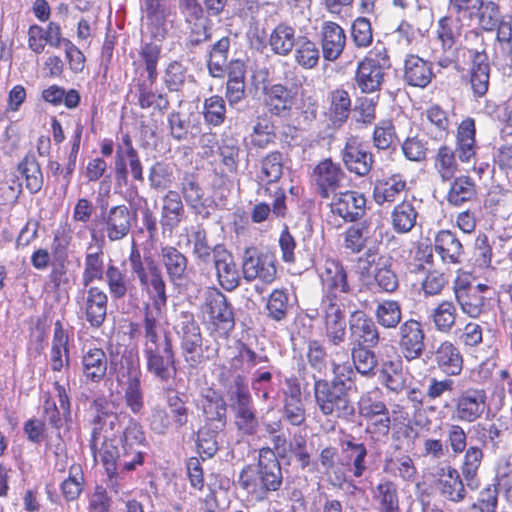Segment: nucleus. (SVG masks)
Listing matches in <instances>:
<instances>
[{
	"mask_svg": "<svg viewBox=\"0 0 512 512\" xmlns=\"http://www.w3.org/2000/svg\"><path fill=\"white\" fill-rule=\"evenodd\" d=\"M84 487V474L80 465L69 468L68 478L61 484V491L66 501L78 499Z\"/></svg>",
	"mask_w": 512,
	"mask_h": 512,
	"instance_id": "nucleus-62",
	"label": "nucleus"
},
{
	"mask_svg": "<svg viewBox=\"0 0 512 512\" xmlns=\"http://www.w3.org/2000/svg\"><path fill=\"white\" fill-rule=\"evenodd\" d=\"M283 155L273 151L263 157L260 161L259 179L265 183L278 182L283 174Z\"/></svg>",
	"mask_w": 512,
	"mask_h": 512,
	"instance_id": "nucleus-56",
	"label": "nucleus"
},
{
	"mask_svg": "<svg viewBox=\"0 0 512 512\" xmlns=\"http://www.w3.org/2000/svg\"><path fill=\"white\" fill-rule=\"evenodd\" d=\"M142 20L150 36L158 41L167 33L166 22L170 10L166 0H142Z\"/></svg>",
	"mask_w": 512,
	"mask_h": 512,
	"instance_id": "nucleus-21",
	"label": "nucleus"
},
{
	"mask_svg": "<svg viewBox=\"0 0 512 512\" xmlns=\"http://www.w3.org/2000/svg\"><path fill=\"white\" fill-rule=\"evenodd\" d=\"M143 354L146 360V369L155 379L162 383H168L176 377L175 353L168 333L164 334L163 348Z\"/></svg>",
	"mask_w": 512,
	"mask_h": 512,
	"instance_id": "nucleus-14",
	"label": "nucleus"
},
{
	"mask_svg": "<svg viewBox=\"0 0 512 512\" xmlns=\"http://www.w3.org/2000/svg\"><path fill=\"white\" fill-rule=\"evenodd\" d=\"M456 302L463 313L471 318H478L487 311L488 301L484 295H478L471 288V281L467 275L458 276L453 283Z\"/></svg>",
	"mask_w": 512,
	"mask_h": 512,
	"instance_id": "nucleus-19",
	"label": "nucleus"
},
{
	"mask_svg": "<svg viewBox=\"0 0 512 512\" xmlns=\"http://www.w3.org/2000/svg\"><path fill=\"white\" fill-rule=\"evenodd\" d=\"M351 111V99L344 89H336L330 94V116L334 125L347 121Z\"/></svg>",
	"mask_w": 512,
	"mask_h": 512,
	"instance_id": "nucleus-54",
	"label": "nucleus"
},
{
	"mask_svg": "<svg viewBox=\"0 0 512 512\" xmlns=\"http://www.w3.org/2000/svg\"><path fill=\"white\" fill-rule=\"evenodd\" d=\"M349 302H321L320 309L324 322V332L327 342L335 347V357L333 361H342L348 359L349 350L342 345L346 341V319L345 306Z\"/></svg>",
	"mask_w": 512,
	"mask_h": 512,
	"instance_id": "nucleus-7",
	"label": "nucleus"
},
{
	"mask_svg": "<svg viewBox=\"0 0 512 512\" xmlns=\"http://www.w3.org/2000/svg\"><path fill=\"white\" fill-rule=\"evenodd\" d=\"M282 416L293 426H300L306 421L305 407L299 388H291L289 392L284 393Z\"/></svg>",
	"mask_w": 512,
	"mask_h": 512,
	"instance_id": "nucleus-47",
	"label": "nucleus"
},
{
	"mask_svg": "<svg viewBox=\"0 0 512 512\" xmlns=\"http://www.w3.org/2000/svg\"><path fill=\"white\" fill-rule=\"evenodd\" d=\"M434 168L442 181H450L458 171V164L455 159V152L452 148L443 145L435 156Z\"/></svg>",
	"mask_w": 512,
	"mask_h": 512,
	"instance_id": "nucleus-57",
	"label": "nucleus"
},
{
	"mask_svg": "<svg viewBox=\"0 0 512 512\" xmlns=\"http://www.w3.org/2000/svg\"><path fill=\"white\" fill-rule=\"evenodd\" d=\"M483 451L476 446H470L464 455L461 465V475L466 482L468 490L475 491L480 488L481 481L478 471L483 460Z\"/></svg>",
	"mask_w": 512,
	"mask_h": 512,
	"instance_id": "nucleus-43",
	"label": "nucleus"
},
{
	"mask_svg": "<svg viewBox=\"0 0 512 512\" xmlns=\"http://www.w3.org/2000/svg\"><path fill=\"white\" fill-rule=\"evenodd\" d=\"M18 170L25 178L26 188L31 193H37L43 185V174L34 156H26L19 164Z\"/></svg>",
	"mask_w": 512,
	"mask_h": 512,
	"instance_id": "nucleus-58",
	"label": "nucleus"
},
{
	"mask_svg": "<svg viewBox=\"0 0 512 512\" xmlns=\"http://www.w3.org/2000/svg\"><path fill=\"white\" fill-rule=\"evenodd\" d=\"M345 167L358 176H366L373 164L372 154L355 141L347 142L342 151Z\"/></svg>",
	"mask_w": 512,
	"mask_h": 512,
	"instance_id": "nucleus-29",
	"label": "nucleus"
},
{
	"mask_svg": "<svg viewBox=\"0 0 512 512\" xmlns=\"http://www.w3.org/2000/svg\"><path fill=\"white\" fill-rule=\"evenodd\" d=\"M454 15L457 21L477 17L480 26L486 31L494 30L502 22L499 6L494 1L466 0Z\"/></svg>",
	"mask_w": 512,
	"mask_h": 512,
	"instance_id": "nucleus-16",
	"label": "nucleus"
},
{
	"mask_svg": "<svg viewBox=\"0 0 512 512\" xmlns=\"http://www.w3.org/2000/svg\"><path fill=\"white\" fill-rule=\"evenodd\" d=\"M426 333L423 324L413 318L402 322L397 331L398 348L408 362L422 357L426 350Z\"/></svg>",
	"mask_w": 512,
	"mask_h": 512,
	"instance_id": "nucleus-12",
	"label": "nucleus"
},
{
	"mask_svg": "<svg viewBox=\"0 0 512 512\" xmlns=\"http://www.w3.org/2000/svg\"><path fill=\"white\" fill-rule=\"evenodd\" d=\"M349 332L353 346L375 347L380 334L375 322L365 312L355 310L350 314Z\"/></svg>",
	"mask_w": 512,
	"mask_h": 512,
	"instance_id": "nucleus-20",
	"label": "nucleus"
},
{
	"mask_svg": "<svg viewBox=\"0 0 512 512\" xmlns=\"http://www.w3.org/2000/svg\"><path fill=\"white\" fill-rule=\"evenodd\" d=\"M475 120L464 119L458 126L456 135V153L462 162H470L476 155Z\"/></svg>",
	"mask_w": 512,
	"mask_h": 512,
	"instance_id": "nucleus-35",
	"label": "nucleus"
},
{
	"mask_svg": "<svg viewBox=\"0 0 512 512\" xmlns=\"http://www.w3.org/2000/svg\"><path fill=\"white\" fill-rule=\"evenodd\" d=\"M383 469L385 472L392 473L404 481L412 482L417 476V469L414 462L407 454L386 458Z\"/></svg>",
	"mask_w": 512,
	"mask_h": 512,
	"instance_id": "nucleus-53",
	"label": "nucleus"
},
{
	"mask_svg": "<svg viewBox=\"0 0 512 512\" xmlns=\"http://www.w3.org/2000/svg\"><path fill=\"white\" fill-rule=\"evenodd\" d=\"M199 310L203 322L218 336L226 338L234 330L235 316L232 305L219 289L209 288L204 292Z\"/></svg>",
	"mask_w": 512,
	"mask_h": 512,
	"instance_id": "nucleus-4",
	"label": "nucleus"
},
{
	"mask_svg": "<svg viewBox=\"0 0 512 512\" xmlns=\"http://www.w3.org/2000/svg\"><path fill=\"white\" fill-rule=\"evenodd\" d=\"M366 199L356 191H345L333 194L330 204L331 211L347 222H354L364 214Z\"/></svg>",
	"mask_w": 512,
	"mask_h": 512,
	"instance_id": "nucleus-24",
	"label": "nucleus"
},
{
	"mask_svg": "<svg viewBox=\"0 0 512 512\" xmlns=\"http://www.w3.org/2000/svg\"><path fill=\"white\" fill-rule=\"evenodd\" d=\"M229 38L223 37L218 40L210 51L208 70L212 77H222L226 70L227 53L229 50Z\"/></svg>",
	"mask_w": 512,
	"mask_h": 512,
	"instance_id": "nucleus-59",
	"label": "nucleus"
},
{
	"mask_svg": "<svg viewBox=\"0 0 512 512\" xmlns=\"http://www.w3.org/2000/svg\"><path fill=\"white\" fill-rule=\"evenodd\" d=\"M437 366L447 375H459L463 369V357L459 349L451 342H442L435 351Z\"/></svg>",
	"mask_w": 512,
	"mask_h": 512,
	"instance_id": "nucleus-41",
	"label": "nucleus"
},
{
	"mask_svg": "<svg viewBox=\"0 0 512 512\" xmlns=\"http://www.w3.org/2000/svg\"><path fill=\"white\" fill-rule=\"evenodd\" d=\"M228 395L233 410L252 404L249 389L244 382V378L239 374L232 376L228 385Z\"/></svg>",
	"mask_w": 512,
	"mask_h": 512,
	"instance_id": "nucleus-63",
	"label": "nucleus"
},
{
	"mask_svg": "<svg viewBox=\"0 0 512 512\" xmlns=\"http://www.w3.org/2000/svg\"><path fill=\"white\" fill-rule=\"evenodd\" d=\"M319 462L330 483L335 487H341L346 482L347 474L343 458L338 449L333 446L325 447L319 454Z\"/></svg>",
	"mask_w": 512,
	"mask_h": 512,
	"instance_id": "nucleus-31",
	"label": "nucleus"
},
{
	"mask_svg": "<svg viewBox=\"0 0 512 512\" xmlns=\"http://www.w3.org/2000/svg\"><path fill=\"white\" fill-rule=\"evenodd\" d=\"M406 187V181L399 174L377 180L373 190L374 200L379 205L394 202Z\"/></svg>",
	"mask_w": 512,
	"mask_h": 512,
	"instance_id": "nucleus-44",
	"label": "nucleus"
},
{
	"mask_svg": "<svg viewBox=\"0 0 512 512\" xmlns=\"http://www.w3.org/2000/svg\"><path fill=\"white\" fill-rule=\"evenodd\" d=\"M124 401L126 407L134 414L139 415L144 410V392L140 377L130 375L124 386Z\"/></svg>",
	"mask_w": 512,
	"mask_h": 512,
	"instance_id": "nucleus-55",
	"label": "nucleus"
},
{
	"mask_svg": "<svg viewBox=\"0 0 512 512\" xmlns=\"http://www.w3.org/2000/svg\"><path fill=\"white\" fill-rule=\"evenodd\" d=\"M92 426L90 448L93 452L98 449V441L103 435L104 439L109 436L120 434V428L125 419L128 420L129 415L124 412L117 411V405L108 401L105 397L94 399L90 405Z\"/></svg>",
	"mask_w": 512,
	"mask_h": 512,
	"instance_id": "nucleus-5",
	"label": "nucleus"
},
{
	"mask_svg": "<svg viewBox=\"0 0 512 512\" xmlns=\"http://www.w3.org/2000/svg\"><path fill=\"white\" fill-rule=\"evenodd\" d=\"M435 486L439 495L453 504L463 502L467 497V486L461 473L451 465L437 468Z\"/></svg>",
	"mask_w": 512,
	"mask_h": 512,
	"instance_id": "nucleus-17",
	"label": "nucleus"
},
{
	"mask_svg": "<svg viewBox=\"0 0 512 512\" xmlns=\"http://www.w3.org/2000/svg\"><path fill=\"white\" fill-rule=\"evenodd\" d=\"M391 67L390 58L384 47L370 53L358 63L355 73L356 87L366 94H372L381 89L385 71Z\"/></svg>",
	"mask_w": 512,
	"mask_h": 512,
	"instance_id": "nucleus-6",
	"label": "nucleus"
},
{
	"mask_svg": "<svg viewBox=\"0 0 512 512\" xmlns=\"http://www.w3.org/2000/svg\"><path fill=\"white\" fill-rule=\"evenodd\" d=\"M372 497L379 512H401L398 486L389 479H381L373 488Z\"/></svg>",
	"mask_w": 512,
	"mask_h": 512,
	"instance_id": "nucleus-37",
	"label": "nucleus"
},
{
	"mask_svg": "<svg viewBox=\"0 0 512 512\" xmlns=\"http://www.w3.org/2000/svg\"><path fill=\"white\" fill-rule=\"evenodd\" d=\"M377 324L385 329H395L402 323V308L395 300L379 302L375 309Z\"/></svg>",
	"mask_w": 512,
	"mask_h": 512,
	"instance_id": "nucleus-52",
	"label": "nucleus"
},
{
	"mask_svg": "<svg viewBox=\"0 0 512 512\" xmlns=\"http://www.w3.org/2000/svg\"><path fill=\"white\" fill-rule=\"evenodd\" d=\"M457 308L452 301H441L431 312L429 319L436 331L449 333L456 324Z\"/></svg>",
	"mask_w": 512,
	"mask_h": 512,
	"instance_id": "nucleus-49",
	"label": "nucleus"
},
{
	"mask_svg": "<svg viewBox=\"0 0 512 512\" xmlns=\"http://www.w3.org/2000/svg\"><path fill=\"white\" fill-rule=\"evenodd\" d=\"M343 461L346 471L352 472L353 476L360 478L367 470L366 457L368 454L364 443L356 442L353 437L342 442Z\"/></svg>",
	"mask_w": 512,
	"mask_h": 512,
	"instance_id": "nucleus-32",
	"label": "nucleus"
},
{
	"mask_svg": "<svg viewBox=\"0 0 512 512\" xmlns=\"http://www.w3.org/2000/svg\"><path fill=\"white\" fill-rule=\"evenodd\" d=\"M431 63L421 57L411 54L404 61V80L414 87H426L433 78Z\"/></svg>",
	"mask_w": 512,
	"mask_h": 512,
	"instance_id": "nucleus-30",
	"label": "nucleus"
},
{
	"mask_svg": "<svg viewBox=\"0 0 512 512\" xmlns=\"http://www.w3.org/2000/svg\"><path fill=\"white\" fill-rule=\"evenodd\" d=\"M382 384L391 392L399 394L406 387V375L401 358L383 361L380 369Z\"/></svg>",
	"mask_w": 512,
	"mask_h": 512,
	"instance_id": "nucleus-42",
	"label": "nucleus"
},
{
	"mask_svg": "<svg viewBox=\"0 0 512 512\" xmlns=\"http://www.w3.org/2000/svg\"><path fill=\"white\" fill-rule=\"evenodd\" d=\"M319 278L323 291L321 302H350L346 296L340 295L352 291L347 271L340 261L327 258L319 269Z\"/></svg>",
	"mask_w": 512,
	"mask_h": 512,
	"instance_id": "nucleus-8",
	"label": "nucleus"
},
{
	"mask_svg": "<svg viewBox=\"0 0 512 512\" xmlns=\"http://www.w3.org/2000/svg\"><path fill=\"white\" fill-rule=\"evenodd\" d=\"M293 52L295 62L303 69H313L319 63V48L317 44L306 35H300V39H298Z\"/></svg>",
	"mask_w": 512,
	"mask_h": 512,
	"instance_id": "nucleus-50",
	"label": "nucleus"
},
{
	"mask_svg": "<svg viewBox=\"0 0 512 512\" xmlns=\"http://www.w3.org/2000/svg\"><path fill=\"white\" fill-rule=\"evenodd\" d=\"M418 211L410 201H402L397 204L391 213L393 229L400 234L410 232L416 225Z\"/></svg>",
	"mask_w": 512,
	"mask_h": 512,
	"instance_id": "nucleus-48",
	"label": "nucleus"
},
{
	"mask_svg": "<svg viewBox=\"0 0 512 512\" xmlns=\"http://www.w3.org/2000/svg\"><path fill=\"white\" fill-rule=\"evenodd\" d=\"M119 447L105 442L102 461L109 478V487L116 489L114 480L118 469L131 471L137 465H142L147 448L146 436L141 424L132 417H128L127 424L118 436Z\"/></svg>",
	"mask_w": 512,
	"mask_h": 512,
	"instance_id": "nucleus-1",
	"label": "nucleus"
},
{
	"mask_svg": "<svg viewBox=\"0 0 512 512\" xmlns=\"http://www.w3.org/2000/svg\"><path fill=\"white\" fill-rule=\"evenodd\" d=\"M477 196L475 181L465 175L454 178L447 193V201L453 206H461Z\"/></svg>",
	"mask_w": 512,
	"mask_h": 512,
	"instance_id": "nucleus-46",
	"label": "nucleus"
},
{
	"mask_svg": "<svg viewBox=\"0 0 512 512\" xmlns=\"http://www.w3.org/2000/svg\"><path fill=\"white\" fill-rule=\"evenodd\" d=\"M185 214L184 205L177 191L169 190L162 198L160 223L170 231L176 228Z\"/></svg>",
	"mask_w": 512,
	"mask_h": 512,
	"instance_id": "nucleus-40",
	"label": "nucleus"
},
{
	"mask_svg": "<svg viewBox=\"0 0 512 512\" xmlns=\"http://www.w3.org/2000/svg\"><path fill=\"white\" fill-rule=\"evenodd\" d=\"M282 469L272 448L260 449L258 463L246 465L238 477V485L252 499L264 501L270 492L278 491L282 485Z\"/></svg>",
	"mask_w": 512,
	"mask_h": 512,
	"instance_id": "nucleus-2",
	"label": "nucleus"
},
{
	"mask_svg": "<svg viewBox=\"0 0 512 512\" xmlns=\"http://www.w3.org/2000/svg\"><path fill=\"white\" fill-rule=\"evenodd\" d=\"M353 371L344 378L337 375L332 381L318 380L314 384V396L319 410L325 416L348 419L354 415L350 392L355 388Z\"/></svg>",
	"mask_w": 512,
	"mask_h": 512,
	"instance_id": "nucleus-3",
	"label": "nucleus"
},
{
	"mask_svg": "<svg viewBox=\"0 0 512 512\" xmlns=\"http://www.w3.org/2000/svg\"><path fill=\"white\" fill-rule=\"evenodd\" d=\"M105 275L103 253H87L84 260L82 284L88 287L95 280H102Z\"/></svg>",
	"mask_w": 512,
	"mask_h": 512,
	"instance_id": "nucleus-64",
	"label": "nucleus"
},
{
	"mask_svg": "<svg viewBox=\"0 0 512 512\" xmlns=\"http://www.w3.org/2000/svg\"><path fill=\"white\" fill-rule=\"evenodd\" d=\"M294 104L292 91L282 84H274L265 91V105L276 116L289 115Z\"/></svg>",
	"mask_w": 512,
	"mask_h": 512,
	"instance_id": "nucleus-36",
	"label": "nucleus"
},
{
	"mask_svg": "<svg viewBox=\"0 0 512 512\" xmlns=\"http://www.w3.org/2000/svg\"><path fill=\"white\" fill-rule=\"evenodd\" d=\"M108 296L100 288L93 286L83 295L82 301H78L81 312L93 328H100L107 315Z\"/></svg>",
	"mask_w": 512,
	"mask_h": 512,
	"instance_id": "nucleus-23",
	"label": "nucleus"
},
{
	"mask_svg": "<svg viewBox=\"0 0 512 512\" xmlns=\"http://www.w3.org/2000/svg\"><path fill=\"white\" fill-rule=\"evenodd\" d=\"M160 258L171 284L180 286L188 279V258L177 248L168 245L162 247Z\"/></svg>",
	"mask_w": 512,
	"mask_h": 512,
	"instance_id": "nucleus-26",
	"label": "nucleus"
},
{
	"mask_svg": "<svg viewBox=\"0 0 512 512\" xmlns=\"http://www.w3.org/2000/svg\"><path fill=\"white\" fill-rule=\"evenodd\" d=\"M360 414L369 422L368 429L373 433L387 435L391 419L389 410L382 401L371 402L364 397L359 401Z\"/></svg>",
	"mask_w": 512,
	"mask_h": 512,
	"instance_id": "nucleus-27",
	"label": "nucleus"
},
{
	"mask_svg": "<svg viewBox=\"0 0 512 512\" xmlns=\"http://www.w3.org/2000/svg\"><path fill=\"white\" fill-rule=\"evenodd\" d=\"M177 327L181 335V348L185 362L190 367L196 368L204 360L200 326L191 312L182 311Z\"/></svg>",
	"mask_w": 512,
	"mask_h": 512,
	"instance_id": "nucleus-10",
	"label": "nucleus"
},
{
	"mask_svg": "<svg viewBox=\"0 0 512 512\" xmlns=\"http://www.w3.org/2000/svg\"><path fill=\"white\" fill-rule=\"evenodd\" d=\"M108 358L100 348L84 352L81 358V370L87 381L99 383L106 375Z\"/></svg>",
	"mask_w": 512,
	"mask_h": 512,
	"instance_id": "nucleus-34",
	"label": "nucleus"
},
{
	"mask_svg": "<svg viewBox=\"0 0 512 512\" xmlns=\"http://www.w3.org/2000/svg\"><path fill=\"white\" fill-rule=\"evenodd\" d=\"M212 260L219 285L228 292L234 291L241 279L232 254L223 245H216Z\"/></svg>",
	"mask_w": 512,
	"mask_h": 512,
	"instance_id": "nucleus-22",
	"label": "nucleus"
},
{
	"mask_svg": "<svg viewBox=\"0 0 512 512\" xmlns=\"http://www.w3.org/2000/svg\"><path fill=\"white\" fill-rule=\"evenodd\" d=\"M320 39L323 58L330 62L336 61L346 45L344 29L335 22H324L321 26Z\"/></svg>",
	"mask_w": 512,
	"mask_h": 512,
	"instance_id": "nucleus-25",
	"label": "nucleus"
},
{
	"mask_svg": "<svg viewBox=\"0 0 512 512\" xmlns=\"http://www.w3.org/2000/svg\"><path fill=\"white\" fill-rule=\"evenodd\" d=\"M470 84L474 96L483 97L489 87L490 66L485 52L473 51Z\"/></svg>",
	"mask_w": 512,
	"mask_h": 512,
	"instance_id": "nucleus-39",
	"label": "nucleus"
},
{
	"mask_svg": "<svg viewBox=\"0 0 512 512\" xmlns=\"http://www.w3.org/2000/svg\"><path fill=\"white\" fill-rule=\"evenodd\" d=\"M367 346H353L351 356L358 373L365 376L375 375L378 361L375 353Z\"/></svg>",
	"mask_w": 512,
	"mask_h": 512,
	"instance_id": "nucleus-61",
	"label": "nucleus"
},
{
	"mask_svg": "<svg viewBox=\"0 0 512 512\" xmlns=\"http://www.w3.org/2000/svg\"><path fill=\"white\" fill-rule=\"evenodd\" d=\"M242 273L248 282L258 280L266 285L273 283L277 276L275 256L255 247L246 248L242 257Z\"/></svg>",
	"mask_w": 512,
	"mask_h": 512,
	"instance_id": "nucleus-9",
	"label": "nucleus"
},
{
	"mask_svg": "<svg viewBox=\"0 0 512 512\" xmlns=\"http://www.w3.org/2000/svg\"><path fill=\"white\" fill-rule=\"evenodd\" d=\"M181 195L187 206L196 214H202L208 206L209 199L205 197L199 179L193 174H185L180 182Z\"/></svg>",
	"mask_w": 512,
	"mask_h": 512,
	"instance_id": "nucleus-33",
	"label": "nucleus"
},
{
	"mask_svg": "<svg viewBox=\"0 0 512 512\" xmlns=\"http://www.w3.org/2000/svg\"><path fill=\"white\" fill-rule=\"evenodd\" d=\"M346 174L339 163L330 158L320 161L311 173V182L316 192L323 199L330 198L343 186Z\"/></svg>",
	"mask_w": 512,
	"mask_h": 512,
	"instance_id": "nucleus-15",
	"label": "nucleus"
},
{
	"mask_svg": "<svg viewBox=\"0 0 512 512\" xmlns=\"http://www.w3.org/2000/svg\"><path fill=\"white\" fill-rule=\"evenodd\" d=\"M423 130L432 139L444 140L449 134L450 119L445 110L438 105H433L425 111Z\"/></svg>",
	"mask_w": 512,
	"mask_h": 512,
	"instance_id": "nucleus-38",
	"label": "nucleus"
},
{
	"mask_svg": "<svg viewBox=\"0 0 512 512\" xmlns=\"http://www.w3.org/2000/svg\"><path fill=\"white\" fill-rule=\"evenodd\" d=\"M365 263L367 274L373 276L378 287L385 292H394L399 285L398 277L393 269L394 260L390 255H380L368 249L359 259Z\"/></svg>",
	"mask_w": 512,
	"mask_h": 512,
	"instance_id": "nucleus-11",
	"label": "nucleus"
},
{
	"mask_svg": "<svg viewBox=\"0 0 512 512\" xmlns=\"http://www.w3.org/2000/svg\"><path fill=\"white\" fill-rule=\"evenodd\" d=\"M290 308L289 294L285 289H275L269 295L266 310L270 319L281 322L288 314Z\"/></svg>",
	"mask_w": 512,
	"mask_h": 512,
	"instance_id": "nucleus-60",
	"label": "nucleus"
},
{
	"mask_svg": "<svg viewBox=\"0 0 512 512\" xmlns=\"http://www.w3.org/2000/svg\"><path fill=\"white\" fill-rule=\"evenodd\" d=\"M300 35L293 26L285 22L278 23L268 37L270 50L275 55L286 57L293 52Z\"/></svg>",
	"mask_w": 512,
	"mask_h": 512,
	"instance_id": "nucleus-28",
	"label": "nucleus"
},
{
	"mask_svg": "<svg viewBox=\"0 0 512 512\" xmlns=\"http://www.w3.org/2000/svg\"><path fill=\"white\" fill-rule=\"evenodd\" d=\"M435 251L447 263H458L463 254V246L454 233L441 230L435 237Z\"/></svg>",
	"mask_w": 512,
	"mask_h": 512,
	"instance_id": "nucleus-45",
	"label": "nucleus"
},
{
	"mask_svg": "<svg viewBox=\"0 0 512 512\" xmlns=\"http://www.w3.org/2000/svg\"><path fill=\"white\" fill-rule=\"evenodd\" d=\"M486 392L482 389H466L462 391L453 410V418L459 422L473 423L480 419L486 409Z\"/></svg>",
	"mask_w": 512,
	"mask_h": 512,
	"instance_id": "nucleus-18",
	"label": "nucleus"
},
{
	"mask_svg": "<svg viewBox=\"0 0 512 512\" xmlns=\"http://www.w3.org/2000/svg\"><path fill=\"white\" fill-rule=\"evenodd\" d=\"M135 219L136 214H132L126 205L121 204L102 211L96 224L101 226V232L109 241L116 242L128 236Z\"/></svg>",
	"mask_w": 512,
	"mask_h": 512,
	"instance_id": "nucleus-13",
	"label": "nucleus"
},
{
	"mask_svg": "<svg viewBox=\"0 0 512 512\" xmlns=\"http://www.w3.org/2000/svg\"><path fill=\"white\" fill-rule=\"evenodd\" d=\"M377 229V225L366 221L352 225L345 232V247L353 253L360 252Z\"/></svg>",
	"mask_w": 512,
	"mask_h": 512,
	"instance_id": "nucleus-51",
	"label": "nucleus"
}]
</instances>
